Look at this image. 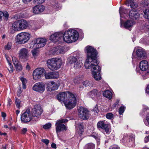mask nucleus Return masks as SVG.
<instances>
[{
	"label": "nucleus",
	"instance_id": "f257e3e1",
	"mask_svg": "<svg viewBox=\"0 0 149 149\" xmlns=\"http://www.w3.org/2000/svg\"><path fill=\"white\" fill-rule=\"evenodd\" d=\"M86 49L87 58L84 63L85 67L87 69H91L94 78L96 80H99L101 79L100 74L101 68L98 65V63L97 59V52L91 46H87Z\"/></svg>",
	"mask_w": 149,
	"mask_h": 149
},
{
	"label": "nucleus",
	"instance_id": "f03ea898",
	"mask_svg": "<svg viewBox=\"0 0 149 149\" xmlns=\"http://www.w3.org/2000/svg\"><path fill=\"white\" fill-rule=\"evenodd\" d=\"M57 99L59 101L64 103L66 107L71 109L74 107L76 104V99L75 95L68 91L63 92L57 95Z\"/></svg>",
	"mask_w": 149,
	"mask_h": 149
},
{
	"label": "nucleus",
	"instance_id": "7ed1b4c3",
	"mask_svg": "<svg viewBox=\"0 0 149 149\" xmlns=\"http://www.w3.org/2000/svg\"><path fill=\"white\" fill-rule=\"evenodd\" d=\"M79 38L77 31L74 29H69L65 31L63 34L64 41L68 43H71L77 41Z\"/></svg>",
	"mask_w": 149,
	"mask_h": 149
},
{
	"label": "nucleus",
	"instance_id": "20e7f679",
	"mask_svg": "<svg viewBox=\"0 0 149 149\" xmlns=\"http://www.w3.org/2000/svg\"><path fill=\"white\" fill-rule=\"evenodd\" d=\"M47 65L48 68L52 70L58 69L61 65V61L57 58H52L47 61Z\"/></svg>",
	"mask_w": 149,
	"mask_h": 149
},
{
	"label": "nucleus",
	"instance_id": "39448f33",
	"mask_svg": "<svg viewBox=\"0 0 149 149\" xmlns=\"http://www.w3.org/2000/svg\"><path fill=\"white\" fill-rule=\"evenodd\" d=\"M31 35L29 33L22 32L17 34L16 36V41L17 42L20 44H23L27 43L29 40Z\"/></svg>",
	"mask_w": 149,
	"mask_h": 149
},
{
	"label": "nucleus",
	"instance_id": "423d86ee",
	"mask_svg": "<svg viewBox=\"0 0 149 149\" xmlns=\"http://www.w3.org/2000/svg\"><path fill=\"white\" fill-rule=\"evenodd\" d=\"M68 121V120L66 119L60 120L57 121L55 124L56 132L60 140H62V139L59 136L58 133L61 131H66L67 130L66 126L63 124V123H66Z\"/></svg>",
	"mask_w": 149,
	"mask_h": 149
},
{
	"label": "nucleus",
	"instance_id": "0eeeda50",
	"mask_svg": "<svg viewBox=\"0 0 149 149\" xmlns=\"http://www.w3.org/2000/svg\"><path fill=\"white\" fill-rule=\"evenodd\" d=\"M79 117L83 120L88 119L89 117V111L86 108L81 107L78 109Z\"/></svg>",
	"mask_w": 149,
	"mask_h": 149
},
{
	"label": "nucleus",
	"instance_id": "6e6552de",
	"mask_svg": "<svg viewBox=\"0 0 149 149\" xmlns=\"http://www.w3.org/2000/svg\"><path fill=\"white\" fill-rule=\"evenodd\" d=\"M45 72V70L42 68H38L36 69L33 73V79L35 80L40 79Z\"/></svg>",
	"mask_w": 149,
	"mask_h": 149
},
{
	"label": "nucleus",
	"instance_id": "1a4fd4ad",
	"mask_svg": "<svg viewBox=\"0 0 149 149\" xmlns=\"http://www.w3.org/2000/svg\"><path fill=\"white\" fill-rule=\"evenodd\" d=\"M32 119V114L29 109H27L21 116V120L22 123H25L30 121Z\"/></svg>",
	"mask_w": 149,
	"mask_h": 149
},
{
	"label": "nucleus",
	"instance_id": "9d476101",
	"mask_svg": "<svg viewBox=\"0 0 149 149\" xmlns=\"http://www.w3.org/2000/svg\"><path fill=\"white\" fill-rule=\"evenodd\" d=\"M43 111L40 105H36L32 109L31 112L32 116L33 117L39 118Z\"/></svg>",
	"mask_w": 149,
	"mask_h": 149
},
{
	"label": "nucleus",
	"instance_id": "9b49d317",
	"mask_svg": "<svg viewBox=\"0 0 149 149\" xmlns=\"http://www.w3.org/2000/svg\"><path fill=\"white\" fill-rule=\"evenodd\" d=\"M46 40L43 38H38L34 40V48H39L43 47L46 44Z\"/></svg>",
	"mask_w": 149,
	"mask_h": 149
},
{
	"label": "nucleus",
	"instance_id": "f8f14e48",
	"mask_svg": "<svg viewBox=\"0 0 149 149\" xmlns=\"http://www.w3.org/2000/svg\"><path fill=\"white\" fill-rule=\"evenodd\" d=\"M29 56V51L26 48H22L19 52V59L26 61Z\"/></svg>",
	"mask_w": 149,
	"mask_h": 149
},
{
	"label": "nucleus",
	"instance_id": "ddd939ff",
	"mask_svg": "<svg viewBox=\"0 0 149 149\" xmlns=\"http://www.w3.org/2000/svg\"><path fill=\"white\" fill-rule=\"evenodd\" d=\"M45 86L44 83L39 82L36 83L33 86L32 89L36 92L42 93L45 91Z\"/></svg>",
	"mask_w": 149,
	"mask_h": 149
},
{
	"label": "nucleus",
	"instance_id": "4468645a",
	"mask_svg": "<svg viewBox=\"0 0 149 149\" xmlns=\"http://www.w3.org/2000/svg\"><path fill=\"white\" fill-rule=\"evenodd\" d=\"M68 60L70 63L74 64V67L75 69L79 68L83 65L81 61L78 60L77 58L74 56L70 57Z\"/></svg>",
	"mask_w": 149,
	"mask_h": 149
},
{
	"label": "nucleus",
	"instance_id": "2eb2a0df",
	"mask_svg": "<svg viewBox=\"0 0 149 149\" xmlns=\"http://www.w3.org/2000/svg\"><path fill=\"white\" fill-rule=\"evenodd\" d=\"M109 125L105 121H99L97 124V126L98 128L104 130L107 133L109 132Z\"/></svg>",
	"mask_w": 149,
	"mask_h": 149
},
{
	"label": "nucleus",
	"instance_id": "dca6fc26",
	"mask_svg": "<svg viewBox=\"0 0 149 149\" xmlns=\"http://www.w3.org/2000/svg\"><path fill=\"white\" fill-rule=\"evenodd\" d=\"M21 30L29 28L31 27L30 22L24 19L19 20Z\"/></svg>",
	"mask_w": 149,
	"mask_h": 149
},
{
	"label": "nucleus",
	"instance_id": "f3484780",
	"mask_svg": "<svg viewBox=\"0 0 149 149\" xmlns=\"http://www.w3.org/2000/svg\"><path fill=\"white\" fill-rule=\"evenodd\" d=\"M45 78L46 79H55L59 77L58 72H48L45 73Z\"/></svg>",
	"mask_w": 149,
	"mask_h": 149
},
{
	"label": "nucleus",
	"instance_id": "a211bd4d",
	"mask_svg": "<svg viewBox=\"0 0 149 149\" xmlns=\"http://www.w3.org/2000/svg\"><path fill=\"white\" fill-rule=\"evenodd\" d=\"M62 36L63 34L61 32H56L51 36L50 40L54 42H56L59 40Z\"/></svg>",
	"mask_w": 149,
	"mask_h": 149
},
{
	"label": "nucleus",
	"instance_id": "6ab92c4d",
	"mask_svg": "<svg viewBox=\"0 0 149 149\" xmlns=\"http://www.w3.org/2000/svg\"><path fill=\"white\" fill-rule=\"evenodd\" d=\"M45 8V6L41 4L37 5L33 9V12L34 14H38L42 12Z\"/></svg>",
	"mask_w": 149,
	"mask_h": 149
},
{
	"label": "nucleus",
	"instance_id": "aec40b11",
	"mask_svg": "<svg viewBox=\"0 0 149 149\" xmlns=\"http://www.w3.org/2000/svg\"><path fill=\"white\" fill-rule=\"evenodd\" d=\"M136 53L137 56L139 58L143 59L146 56L145 50L141 48H140L136 50Z\"/></svg>",
	"mask_w": 149,
	"mask_h": 149
},
{
	"label": "nucleus",
	"instance_id": "412c9836",
	"mask_svg": "<svg viewBox=\"0 0 149 149\" xmlns=\"http://www.w3.org/2000/svg\"><path fill=\"white\" fill-rule=\"evenodd\" d=\"M129 16L130 18L133 20H136L139 17L140 15L136 11L135 9H133L130 11Z\"/></svg>",
	"mask_w": 149,
	"mask_h": 149
},
{
	"label": "nucleus",
	"instance_id": "4be33fe9",
	"mask_svg": "<svg viewBox=\"0 0 149 149\" xmlns=\"http://www.w3.org/2000/svg\"><path fill=\"white\" fill-rule=\"evenodd\" d=\"M58 88L57 84L54 81L50 82L47 84L48 90L49 91L56 90Z\"/></svg>",
	"mask_w": 149,
	"mask_h": 149
},
{
	"label": "nucleus",
	"instance_id": "5701e85b",
	"mask_svg": "<svg viewBox=\"0 0 149 149\" xmlns=\"http://www.w3.org/2000/svg\"><path fill=\"white\" fill-rule=\"evenodd\" d=\"M101 94L100 92L96 89H94L89 93V95L93 99H95L99 97Z\"/></svg>",
	"mask_w": 149,
	"mask_h": 149
},
{
	"label": "nucleus",
	"instance_id": "b1692460",
	"mask_svg": "<svg viewBox=\"0 0 149 149\" xmlns=\"http://www.w3.org/2000/svg\"><path fill=\"white\" fill-rule=\"evenodd\" d=\"M148 67V62L146 60H143L140 62L139 64V68L142 71L146 70Z\"/></svg>",
	"mask_w": 149,
	"mask_h": 149
},
{
	"label": "nucleus",
	"instance_id": "393cba45",
	"mask_svg": "<svg viewBox=\"0 0 149 149\" xmlns=\"http://www.w3.org/2000/svg\"><path fill=\"white\" fill-rule=\"evenodd\" d=\"M12 27V29L15 31H18L21 30L19 20L13 23Z\"/></svg>",
	"mask_w": 149,
	"mask_h": 149
},
{
	"label": "nucleus",
	"instance_id": "a878e982",
	"mask_svg": "<svg viewBox=\"0 0 149 149\" xmlns=\"http://www.w3.org/2000/svg\"><path fill=\"white\" fill-rule=\"evenodd\" d=\"M135 24L134 21L128 20L124 22V26L126 28L128 29L132 27Z\"/></svg>",
	"mask_w": 149,
	"mask_h": 149
},
{
	"label": "nucleus",
	"instance_id": "bb28decb",
	"mask_svg": "<svg viewBox=\"0 0 149 149\" xmlns=\"http://www.w3.org/2000/svg\"><path fill=\"white\" fill-rule=\"evenodd\" d=\"M135 137L134 135L132 136H130L128 139V140L126 142L128 144V145L130 147H133L134 144Z\"/></svg>",
	"mask_w": 149,
	"mask_h": 149
},
{
	"label": "nucleus",
	"instance_id": "cd10ccee",
	"mask_svg": "<svg viewBox=\"0 0 149 149\" xmlns=\"http://www.w3.org/2000/svg\"><path fill=\"white\" fill-rule=\"evenodd\" d=\"M103 95L109 99H111L112 96V93L109 91L107 90L104 91L103 93Z\"/></svg>",
	"mask_w": 149,
	"mask_h": 149
},
{
	"label": "nucleus",
	"instance_id": "c85d7f7f",
	"mask_svg": "<svg viewBox=\"0 0 149 149\" xmlns=\"http://www.w3.org/2000/svg\"><path fill=\"white\" fill-rule=\"evenodd\" d=\"M95 145L92 143H90L86 144L84 149H95Z\"/></svg>",
	"mask_w": 149,
	"mask_h": 149
},
{
	"label": "nucleus",
	"instance_id": "c756f323",
	"mask_svg": "<svg viewBox=\"0 0 149 149\" xmlns=\"http://www.w3.org/2000/svg\"><path fill=\"white\" fill-rule=\"evenodd\" d=\"M127 2L128 3V6L130 5V7L134 9L137 6V4L133 1L132 0H127Z\"/></svg>",
	"mask_w": 149,
	"mask_h": 149
},
{
	"label": "nucleus",
	"instance_id": "7c9ffc66",
	"mask_svg": "<svg viewBox=\"0 0 149 149\" xmlns=\"http://www.w3.org/2000/svg\"><path fill=\"white\" fill-rule=\"evenodd\" d=\"M33 49L31 51L33 57L36 58L38 55L39 51L37 49L38 48H34L33 47Z\"/></svg>",
	"mask_w": 149,
	"mask_h": 149
},
{
	"label": "nucleus",
	"instance_id": "2f4dec72",
	"mask_svg": "<svg viewBox=\"0 0 149 149\" xmlns=\"http://www.w3.org/2000/svg\"><path fill=\"white\" fill-rule=\"evenodd\" d=\"M78 127L79 129V130L78 132V134L80 136H81L82 134V133L84 132V127L83 124L82 123H79L78 124Z\"/></svg>",
	"mask_w": 149,
	"mask_h": 149
},
{
	"label": "nucleus",
	"instance_id": "473e14b6",
	"mask_svg": "<svg viewBox=\"0 0 149 149\" xmlns=\"http://www.w3.org/2000/svg\"><path fill=\"white\" fill-rule=\"evenodd\" d=\"M8 62V70L9 72L11 73H12L13 71V66L11 65V63L7 59Z\"/></svg>",
	"mask_w": 149,
	"mask_h": 149
},
{
	"label": "nucleus",
	"instance_id": "72a5a7b5",
	"mask_svg": "<svg viewBox=\"0 0 149 149\" xmlns=\"http://www.w3.org/2000/svg\"><path fill=\"white\" fill-rule=\"evenodd\" d=\"M143 13L144 17L146 19H149V9L145 10Z\"/></svg>",
	"mask_w": 149,
	"mask_h": 149
},
{
	"label": "nucleus",
	"instance_id": "f704fd0d",
	"mask_svg": "<svg viewBox=\"0 0 149 149\" xmlns=\"http://www.w3.org/2000/svg\"><path fill=\"white\" fill-rule=\"evenodd\" d=\"M15 66L17 71H21L22 69V67L20 63L17 64L16 65H15Z\"/></svg>",
	"mask_w": 149,
	"mask_h": 149
},
{
	"label": "nucleus",
	"instance_id": "c9c22d12",
	"mask_svg": "<svg viewBox=\"0 0 149 149\" xmlns=\"http://www.w3.org/2000/svg\"><path fill=\"white\" fill-rule=\"evenodd\" d=\"M20 80L22 83L23 88L24 89H25L26 87L25 85L26 84L27 82L26 79L22 77L21 78Z\"/></svg>",
	"mask_w": 149,
	"mask_h": 149
},
{
	"label": "nucleus",
	"instance_id": "e433bc0d",
	"mask_svg": "<svg viewBox=\"0 0 149 149\" xmlns=\"http://www.w3.org/2000/svg\"><path fill=\"white\" fill-rule=\"evenodd\" d=\"M12 60L15 66L17 64L20 63L18 61V59L15 57H13Z\"/></svg>",
	"mask_w": 149,
	"mask_h": 149
},
{
	"label": "nucleus",
	"instance_id": "4c0bfd02",
	"mask_svg": "<svg viewBox=\"0 0 149 149\" xmlns=\"http://www.w3.org/2000/svg\"><path fill=\"white\" fill-rule=\"evenodd\" d=\"M52 126V124L50 123H49L44 125L43 126V128L47 130L49 129Z\"/></svg>",
	"mask_w": 149,
	"mask_h": 149
},
{
	"label": "nucleus",
	"instance_id": "58836bf2",
	"mask_svg": "<svg viewBox=\"0 0 149 149\" xmlns=\"http://www.w3.org/2000/svg\"><path fill=\"white\" fill-rule=\"evenodd\" d=\"M125 107L124 106H121L119 110V114L120 115H122L124 112Z\"/></svg>",
	"mask_w": 149,
	"mask_h": 149
},
{
	"label": "nucleus",
	"instance_id": "ea45409f",
	"mask_svg": "<svg viewBox=\"0 0 149 149\" xmlns=\"http://www.w3.org/2000/svg\"><path fill=\"white\" fill-rule=\"evenodd\" d=\"M106 117L107 119H111L113 117V115L111 113H108L106 114Z\"/></svg>",
	"mask_w": 149,
	"mask_h": 149
},
{
	"label": "nucleus",
	"instance_id": "a19ab883",
	"mask_svg": "<svg viewBox=\"0 0 149 149\" xmlns=\"http://www.w3.org/2000/svg\"><path fill=\"white\" fill-rule=\"evenodd\" d=\"M142 3L144 7H146L149 6V1L148 0L143 1Z\"/></svg>",
	"mask_w": 149,
	"mask_h": 149
},
{
	"label": "nucleus",
	"instance_id": "79ce46f5",
	"mask_svg": "<svg viewBox=\"0 0 149 149\" xmlns=\"http://www.w3.org/2000/svg\"><path fill=\"white\" fill-rule=\"evenodd\" d=\"M3 17L4 16L5 17V19L6 20L8 19L9 15L8 13L6 11H5L4 12H3Z\"/></svg>",
	"mask_w": 149,
	"mask_h": 149
},
{
	"label": "nucleus",
	"instance_id": "37998d69",
	"mask_svg": "<svg viewBox=\"0 0 149 149\" xmlns=\"http://www.w3.org/2000/svg\"><path fill=\"white\" fill-rule=\"evenodd\" d=\"M12 44L10 42H8L7 45H6L5 49L7 50H9L10 49L11 47Z\"/></svg>",
	"mask_w": 149,
	"mask_h": 149
},
{
	"label": "nucleus",
	"instance_id": "c03bdc74",
	"mask_svg": "<svg viewBox=\"0 0 149 149\" xmlns=\"http://www.w3.org/2000/svg\"><path fill=\"white\" fill-rule=\"evenodd\" d=\"M20 101L19 99L17 98L15 100V104L16 105V106L17 108H19L20 104Z\"/></svg>",
	"mask_w": 149,
	"mask_h": 149
},
{
	"label": "nucleus",
	"instance_id": "a18cd8bd",
	"mask_svg": "<svg viewBox=\"0 0 149 149\" xmlns=\"http://www.w3.org/2000/svg\"><path fill=\"white\" fill-rule=\"evenodd\" d=\"M127 134H125L123 136V138L121 140V141H122V143H126V141L127 140Z\"/></svg>",
	"mask_w": 149,
	"mask_h": 149
},
{
	"label": "nucleus",
	"instance_id": "49530a36",
	"mask_svg": "<svg viewBox=\"0 0 149 149\" xmlns=\"http://www.w3.org/2000/svg\"><path fill=\"white\" fill-rule=\"evenodd\" d=\"M83 77V76L82 75L81 76V77H78L77 79H74V82L75 83H79V81H76V80H77L78 81L81 80Z\"/></svg>",
	"mask_w": 149,
	"mask_h": 149
},
{
	"label": "nucleus",
	"instance_id": "de8ad7c7",
	"mask_svg": "<svg viewBox=\"0 0 149 149\" xmlns=\"http://www.w3.org/2000/svg\"><path fill=\"white\" fill-rule=\"evenodd\" d=\"M90 84L89 81H86L83 82V85L84 86L87 87L89 86Z\"/></svg>",
	"mask_w": 149,
	"mask_h": 149
},
{
	"label": "nucleus",
	"instance_id": "09e8293b",
	"mask_svg": "<svg viewBox=\"0 0 149 149\" xmlns=\"http://www.w3.org/2000/svg\"><path fill=\"white\" fill-rule=\"evenodd\" d=\"M61 49L60 50L59 48L58 49V50H57L58 52H59L60 53H61L63 54L65 53V51L64 50V48L63 47H62L60 48Z\"/></svg>",
	"mask_w": 149,
	"mask_h": 149
},
{
	"label": "nucleus",
	"instance_id": "8fccbe9b",
	"mask_svg": "<svg viewBox=\"0 0 149 149\" xmlns=\"http://www.w3.org/2000/svg\"><path fill=\"white\" fill-rule=\"evenodd\" d=\"M147 122L145 121V123L146 125H149V114L146 117Z\"/></svg>",
	"mask_w": 149,
	"mask_h": 149
},
{
	"label": "nucleus",
	"instance_id": "3c124183",
	"mask_svg": "<svg viewBox=\"0 0 149 149\" xmlns=\"http://www.w3.org/2000/svg\"><path fill=\"white\" fill-rule=\"evenodd\" d=\"M42 142L45 143L47 145L49 142V140L45 139H42Z\"/></svg>",
	"mask_w": 149,
	"mask_h": 149
},
{
	"label": "nucleus",
	"instance_id": "603ef678",
	"mask_svg": "<svg viewBox=\"0 0 149 149\" xmlns=\"http://www.w3.org/2000/svg\"><path fill=\"white\" fill-rule=\"evenodd\" d=\"M93 111L95 112V113H97L99 112V110L97 108V106H96L93 109Z\"/></svg>",
	"mask_w": 149,
	"mask_h": 149
},
{
	"label": "nucleus",
	"instance_id": "864d4df0",
	"mask_svg": "<svg viewBox=\"0 0 149 149\" xmlns=\"http://www.w3.org/2000/svg\"><path fill=\"white\" fill-rule=\"evenodd\" d=\"M143 78L146 79L149 77V70L145 74L143 75Z\"/></svg>",
	"mask_w": 149,
	"mask_h": 149
},
{
	"label": "nucleus",
	"instance_id": "5fc2aeb1",
	"mask_svg": "<svg viewBox=\"0 0 149 149\" xmlns=\"http://www.w3.org/2000/svg\"><path fill=\"white\" fill-rule=\"evenodd\" d=\"M8 104L7 105V106L8 107H10V105L12 104V101L10 98H9L8 99Z\"/></svg>",
	"mask_w": 149,
	"mask_h": 149
},
{
	"label": "nucleus",
	"instance_id": "6e6d98bb",
	"mask_svg": "<svg viewBox=\"0 0 149 149\" xmlns=\"http://www.w3.org/2000/svg\"><path fill=\"white\" fill-rule=\"evenodd\" d=\"M45 0H34V1L36 2H37L39 3H42L44 2Z\"/></svg>",
	"mask_w": 149,
	"mask_h": 149
},
{
	"label": "nucleus",
	"instance_id": "4d7b16f0",
	"mask_svg": "<svg viewBox=\"0 0 149 149\" xmlns=\"http://www.w3.org/2000/svg\"><path fill=\"white\" fill-rule=\"evenodd\" d=\"M3 12L1 11H0V22H1L3 18Z\"/></svg>",
	"mask_w": 149,
	"mask_h": 149
},
{
	"label": "nucleus",
	"instance_id": "13d9d810",
	"mask_svg": "<svg viewBox=\"0 0 149 149\" xmlns=\"http://www.w3.org/2000/svg\"><path fill=\"white\" fill-rule=\"evenodd\" d=\"M27 131V128H24L22 130V133L23 134H25Z\"/></svg>",
	"mask_w": 149,
	"mask_h": 149
},
{
	"label": "nucleus",
	"instance_id": "bf43d9fd",
	"mask_svg": "<svg viewBox=\"0 0 149 149\" xmlns=\"http://www.w3.org/2000/svg\"><path fill=\"white\" fill-rule=\"evenodd\" d=\"M123 9L122 8H120L119 9V13L121 17H122L121 15L123 13Z\"/></svg>",
	"mask_w": 149,
	"mask_h": 149
},
{
	"label": "nucleus",
	"instance_id": "052dcab7",
	"mask_svg": "<svg viewBox=\"0 0 149 149\" xmlns=\"http://www.w3.org/2000/svg\"><path fill=\"white\" fill-rule=\"evenodd\" d=\"M148 141H149V136L147 137H146L144 139V141L145 143H146Z\"/></svg>",
	"mask_w": 149,
	"mask_h": 149
},
{
	"label": "nucleus",
	"instance_id": "680f3d73",
	"mask_svg": "<svg viewBox=\"0 0 149 149\" xmlns=\"http://www.w3.org/2000/svg\"><path fill=\"white\" fill-rule=\"evenodd\" d=\"M26 68L27 70H28V71L30 69V66H29V65L28 64V63H27V65L26 67Z\"/></svg>",
	"mask_w": 149,
	"mask_h": 149
},
{
	"label": "nucleus",
	"instance_id": "e2e57ef3",
	"mask_svg": "<svg viewBox=\"0 0 149 149\" xmlns=\"http://www.w3.org/2000/svg\"><path fill=\"white\" fill-rule=\"evenodd\" d=\"M51 147L54 148H56V145L54 143H52L51 145Z\"/></svg>",
	"mask_w": 149,
	"mask_h": 149
},
{
	"label": "nucleus",
	"instance_id": "0e129e2a",
	"mask_svg": "<svg viewBox=\"0 0 149 149\" xmlns=\"http://www.w3.org/2000/svg\"><path fill=\"white\" fill-rule=\"evenodd\" d=\"M31 0H22L23 2L25 3H26L28 2H29Z\"/></svg>",
	"mask_w": 149,
	"mask_h": 149
},
{
	"label": "nucleus",
	"instance_id": "69168bd1",
	"mask_svg": "<svg viewBox=\"0 0 149 149\" xmlns=\"http://www.w3.org/2000/svg\"><path fill=\"white\" fill-rule=\"evenodd\" d=\"M146 92L147 93H149V85L146 87Z\"/></svg>",
	"mask_w": 149,
	"mask_h": 149
},
{
	"label": "nucleus",
	"instance_id": "338daca9",
	"mask_svg": "<svg viewBox=\"0 0 149 149\" xmlns=\"http://www.w3.org/2000/svg\"><path fill=\"white\" fill-rule=\"evenodd\" d=\"M111 149H119V148L117 146H115L113 147Z\"/></svg>",
	"mask_w": 149,
	"mask_h": 149
},
{
	"label": "nucleus",
	"instance_id": "774afa93",
	"mask_svg": "<svg viewBox=\"0 0 149 149\" xmlns=\"http://www.w3.org/2000/svg\"><path fill=\"white\" fill-rule=\"evenodd\" d=\"M1 116L3 118H5L6 116V114L5 113L2 112L1 113Z\"/></svg>",
	"mask_w": 149,
	"mask_h": 149
}]
</instances>
